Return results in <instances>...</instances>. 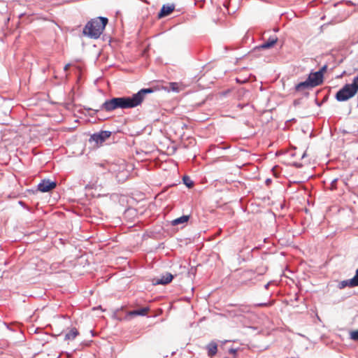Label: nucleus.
<instances>
[{"label":"nucleus","mask_w":358,"mask_h":358,"mask_svg":"<svg viewBox=\"0 0 358 358\" xmlns=\"http://www.w3.org/2000/svg\"><path fill=\"white\" fill-rule=\"evenodd\" d=\"M154 90L151 87L142 88L137 93L134 94L131 96H120L113 97L106 100L99 107V109L88 108L89 115L91 117L94 116L99 111L104 110L106 112H112L116 109L133 108L140 106L143 101L146 94H151Z\"/></svg>","instance_id":"obj_1"},{"label":"nucleus","mask_w":358,"mask_h":358,"mask_svg":"<svg viewBox=\"0 0 358 358\" xmlns=\"http://www.w3.org/2000/svg\"><path fill=\"white\" fill-rule=\"evenodd\" d=\"M108 22V19L106 17L91 19L85 25L83 35L91 39H98L103 34Z\"/></svg>","instance_id":"obj_2"},{"label":"nucleus","mask_w":358,"mask_h":358,"mask_svg":"<svg viewBox=\"0 0 358 358\" xmlns=\"http://www.w3.org/2000/svg\"><path fill=\"white\" fill-rule=\"evenodd\" d=\"M357 92L348 83L344 85L335 94V99L339 102H343L352 98Z\"/></svg>","instance_id":"obj_3"},{"label":"nucleus","mask_w":358,"mask_h":358,"mask_svg":"<svg viewBox=\"0 0 358 358\" xmlns=\"http://www.w3.org/2000/svg\"><path fill=\"white\" fill-rule=\"evenodd\" d=\"M262 273H260L258 275L256 274L255 271L252 270L245 271L242 274L243 279L239 281L241 285L250 286L254 285L256 281V278L258 275H261Z\"/></svg>","instance_id":"obj_4"},{"label":"nucleus","mask_w":358,"mask_h":358,"mask_svg":"<svg viewBox=\"0 0 358 358\" xmlns=\"http://www.w3.org/2000/svg\"><path fill=\"white\" fill-rule=\"evenodd\" d=\"M56 187V181L50 179H43L38 184L37 190L45 193L54 189Z\"/></svg>","instance_id":"obj_5"},{"label":"nucleus","mask_w":358,"mask_h":358,"mask_svg":"<svg viewBox=\"0 0 358 358\" xmlns=\"http://www.w3.org/2000/svg\"><path fill=\"white\" fill-rule=\"evenodd\" d=\"M111 134L112 132L110 131H100L91 135L89 141L90 142L94 141L96 144H101L108 138Z\"/></svg>","instance_id":"obj_6"},{"label":"nucleus","mask_w":358,"mask_h":358,"mask_svg":"<svg viewBox=\"0 0 358 358\" xmlns=\"http://www.w3.org/2000/svg\"><path fill=\"white\" fill-rule=\"evenodd\" d=\"M278 37L276 36H271L268 38V39L259 45H257L255 47L252 51V54H255L256 52L260 50H266V49H270L272 47H273L276 43L278 42Z\"/></svg>","instance_id":"obj_7"},{"label":"nucleus","mask_w":358,"mask_h":358,"mask_svg":"<svg viewBox=\"0 0 358 358\" xmlns=\"http://www.w3.org/2000/svg\"><path fill=\"white\" fill-rule=\"evenodd\" d=\"M323 77L320 76L317 71H311L308 78L307 81L313 86L315 87L323 83Z\"/></svg>","instance_id":"obj_8"},{"label":"nucleus","mask_w":358,"mask_h":358,"mask_svg":"<svg viewBox=\"0 0 358 358\" xmlns=\"http://www.w3.org/2000/svg\"><path fill=\"white\" fill-rule=\"evenodd\" d=\"M174 278V275L171 273L166 272L162 274L159 278H154L152 284L155 285H165L170 283Z\"/></svg>","instance_id":"obj_9"},{"label":"nucleus","mask_w":358,"mask_h":358,"mask_svg":"<svg viewBox=\"0 0 358 358\" xmlns=\"http://www.w3.org/2000/svg\"><path fill=\"white\" fill-rule=\"evenodd\" d=\"M313 88V86L310 85L307 80L299 83L294 87V90L296 92L302 93L303 95L305 96H309V92L307 90Z\"/></svg>","instance_id":"obj_10"},{"label":"nucleus","mask_w":358,"mask_h":358,"mask_svg":"<svg viewBox=\"0 0 358 358\" xmlns=\"http://www.w3.org/2000/svg\"><path fill=\"white\" fill-rule=\"evenodd\" d=\"M234 307V309L229 310V313L231 317H239L241 316L245 313H249L250 308L247 306H233Z\"/></svg>","instance_id":"obj_11"},{"label":"nucleus","mask_w":358,"mask_h":358,"mask_svg":"<svg viewBox=\"0 0 358 358\" xmlns=\"http://www.w3.org/2000/svg\"><path fill=\"white\" fill-rule=\"evenodd\" d=\"M175 10V5L172 4H164L161 8L159 12L157 14V17L159 19L164 18L166 16H169L172 13V12Z\"/></svg>","instance_id":"obj_12"},{"label":"nucleus","mask_w":358,"mask_h":358,"mask_svg":"<svg viewBox=\"0 0 358 358\" xmlns=\"http://www.w3.org/2000/svg\"><path fill=\"white\" fill-rule=\"evenodd\" d=\"M148 307H143L138 309H136L127 313L126 318H129L134 316H145L149 311Z\"/></svg>","instance_id":"obj_13"},{"label":"nucleus","mask_w":358,"mask_h":358,"mask_svg":"<svg viewBox=\"0 0 358 358\" xmlns=\"http://www.w3.org/2000/svg\"><path fill=\"white\" fill-rule=\"evenodd\" d=\"M206 349L208 356L213 357L217 353V344L215 341H211L207 344Z\"/></svg>","instance_id":"obj_14"},{"label":"nucleus","mask_w":358,"mask_h":358,"mask_svg":"<svg viewBox=\"0 0 358 358\" xmlns=\"http://www.w3.org/2000/svg\"><path fill=\"white\" fill-rule=\"evenodd\" d=\"M346 287H357L354 277L350 279H348V280H342L338 285V288H339L340 289H344Z\"/></svg>","instance_id":"obj_15"},{"label":"nucleus","mask_w":358,"mask_h":358,"mask_svg":"<svg viewBox=\"0 0 358 358\" xmlns=\"http://www.w3.org/2000/svg\"><path fill=\"white\" fill-rule=\"evenodd\" d=\"M79 334L78 329L76 327L71 328L69 332L65 334L64 340H74L75 338Z\"/></svg>","instance_id":"obj_16"},{"label":"nucleus","mask_w":358,"mask_h":358,"mask_svg":"<svg viewBox=\"0 0 358 358\" xmlns=\"http://www.w3.org/2000/svg\"><path fill=\"white\" fill-rule=\"evenodd\" d=\"M190 215H182L180 217H178L176 219H174L171 221V224L173 226H176L180 224H184L188 222L189 220Z\"/></svg>","instance_id":"obj_17"},{"label":"nucleus","mask_w":358,"mask_h":358,"mask_svg":"<svg viewBox=\"0 0 358 358\" xmlns=\"http://www.w3.org/2000/svg\"><path fill=\"white\" fill-rule=\"evenodd\" d=\"M182 182L188 188H191L194 186V182L188 176H184L182 177Z\"/></svg>","instance_id":"obj_18"},{"label":"nucleus","mask_w":358,"mask_h":358,"mask_svg":"<svg viewBox=\"0 0 358 358\" xmlns=\"http://www.w3.org/2000/svg\"><path fill=\"white\" fill-rule=\"evenodd\" d=\"M274 304V301H268V302H265V303H255L253 305V307L255 308H257V307H270L271 306H273Z\"/></svg>","instance_id":"obj_19"},{"label":"nucleus","mask_w":358,"mask_h":358,"mask_svg":"<svg viewBox=\"0 0 358 358\" xmlns=\"http://www.w3.org/2000/svg\"><path fill=\"white\" fill-rule=\"evenodd\" d=\"M348 84L354 90L358 92V75L353 78L352 83Z\"/></svg>","instance_id":"obj_20"},{"label":"nucleus","mask_w":358,"mask_h":358,"mask_svg":"<svg viewBox=\"0 0 358 358\" xmlns=\"http://www.w3.org/2000/svg\"><path fill=\"white\" fill-rule=\"evenodd\" d=\"M350 338L354 341H358V329L350 331Z\"/></svg>","instance_id":"obj_21"},{"label":"nucleus","mask_w":358,"mask_h":358,"mask_svg":"<svg viewBox=\"0 0 358 358\" xmlns=\"http://www.w3.org/2000/svg\"><path fill=\"white\" fill-rule=\"evenodd\" d=\"M239 350H240L239 348H231L228 350V352L230 355H232L234 357H237V352L239 351Z\"/></svg>","instance_id":"obj_22"},{"label":"nucleus","mask_w":358,"mask_h":358,"mask_svg":"<svg viewBox=\"0 0 358 358\" xmlns=\"http://www.w3.org/2000/svg\"><path fill=\"white\" fill-rule=\"evenodd\" d=\"M327 68H328L327 64H324V66H322L320 68V69L319 71H317V72L319 74H320V76H321L322 77H323V78H324V73L327 71Z\"/></svg>","instance_id":"obj_23"},{"label":"nucleus","mask_w":358,"mask_h":358,"mask_svg":"<svg viewBox=\"0 0 358 358\" xmlns=\"http://www.w3.org/2000/svg\"><path fill=\"white\" fill-rule=\"evenodd\" d=\"M170 87L173 92H178L179 87L177 83H170Z\"/></svg>","instance_id":"obj_24"},{"label":"nucleus","mask_w":358,"mask_h":358,"mask_svg":"<svg viewBox=\"0 0 358 358\" xmlns=\"http://www.w3.org/2000/svg\"><path fill=\"white\" fill-rule=\"evenodd\" d=\"M337 181H338V178H335L331 182V184H330V189L331 190H334L337 188V187H336Z\"/></svg>","instance_id":"obj_25"},{"label":"nucleus","mask_w":358,"mask_h":358,"mask_svg":"<svg viewBox=\"0 0 358 358\" xmlns=\"http://www.w3.org/2000/svg\"><path fill=\"white\" fill-rule=\"evenodd\" d=\"M19 204L22 206L24 208L27 209V210L30 211L31 208L28 207L23 201H20Z\"/></svg>","instance_id":"obj_26"},{"label":"nucleus","mask_w":358,"mask_h":358,"mask_svg":"<svg viewBox=\"0 0 358 358\" xmlns=\"http://www.w3.org/2000/svg\"><path fill=\"white\" fill-rule=\"evenodd\" d=\"M354 278H355L356 284L358 287V268L355 271V274L354 275Z\"/></svg>","instance_id":"obj_27"},{"label":"nucleus","mask_w":358,"mask_h":358,"mask_svg":"<svg viewBox=\"0 0 358 358\" xmlns=\"http://www.w3.org/2000/svg\"><path fill=\"white\" fill-rule=\"evenodd\" d=\"M196 268L194 267H192L190 271L188 272V273L190 275V274H192L193 275H195V273H196Z\"/></svg>","instance_id":"obj_28"},{"label":"nucleus","mask_w":358,"mask_h":358,"mask_svg":"<svg viewBox=\"0 0 358 358\" xmlns=\"http://www.w3.org/2000/svg\"><path fill=\"white\" fill-rule=\"evenodd\" d=\"M248 106V104L238 103L237 105V107L239 108L240 109H243L244 107Z\"/></svg>","instance_id":"obj_29"},{"label":"nucleus","mask_w":358,"mask_h":358,"mask_svg":"<svg viewBox=\"0 0 358 358\" xmlns=\"http://www.w3.org/2000/svg\"><path fill=\"white\" fill-rule=\"evenodd\" d=\"M293 166L296 168H301L302 166V164L298 162H294Z\"/></svg>","instance_id":"obj_30"},{"label":"nucleus","mask_w":358,"mask_h":358,"mask_svg":"<svg viewBox=\"0 0 358 358\" xmlns=\"http://www.w3.org/2000/svg\"><path fill=\"white\" fill-rule=\"evenodd\" d=\"M273 282V281H270V282H268V283H266V284L264 285V288H265L266 289H268V287H269L270 285H271Z\"/></svg>","instance_id":"obj_31"},{"label":"nucleus","mask_w":358,"mask_h":358,"mask_svg":"<svg viewBox=\"0 0 358 358\" xmlns=\"http://www.w3.org/2000/svg\"><path fill=\"white\" fill-rule=\"evenodd\" d=\"M300 103V99H296L294 101V105L297 106Z\"/></svg>","instance_id":"obj_32"},{"label":"nucleus","mask_w":358,"mask_h":358,"mask_svg":"<svg viewBox=\"0 0 358 358\" xmlns=\"http://www.w3.org/2000/svg\"><path fill=\"white\" fill-rule=\"evenodd\" d=\"M70 67V64H68L66 65H65V66L64 67V70L66 71H67Z\"/></svg>","instance_id":"obj_33"},{"label":"nucleus","mask_w":358,"mask_h":358,"mask_svg":"<svg viewBox=\"0 0 358 358\" xmlns=\"http://www.w3.org/2000/svg\"><path fill=\"white\" fill-rule=\"evenodd\" d=\"M299 299V296L298 294H296L295 296H294V301H298Z\"/></svg>","instance_id":"obj_34"},{"label":"nucleus","mask_w":358,"mask_h":358,"mask_svg":"<svg viewBox=\"0 0 358 358\" xmlns=\"http://www.w3.org/2000/svg\"><path fill=\"white\" fill-rule=\"evenodd\" d=\"M315 103L318 106H321L322 103H320L317 99H315Z\"/></svg>","instance_id":"obj_35"},{"label":"nucleus","mask_w":358,"mask_h":358,"mask_svg":"<svg viewBox=\"0 0 358 358\" xmlns=\"http://www.w3.org/2000/svg\"><path fill=\"white\" fill-rule=\"evenodd\" d=\"M270 182H271V179L268 178V179H266V183L267 185H268V183H270Z\"/></svg>","instance_id":"obj_36"},{"label":"nucleus","mask_w":358,"mask_h":358,"mask_svg":"<svg viewBox=\"0 0 358 358\" xmlns=\"http://www.w3.org/2000/svg\"><path fill=\"white\" fill-rule=\"evenodd\" d=\"M306 156V152H303V153L302 154V155H301V159H303Z\"/></svg>","instance_id":"obj_37"},{"label":"nucleus","mask_w":358,"mask_h":358,"mask_svg":"<svg viewBox=\"0 0 358 358\" xmlns=\"http://www.w3.org/2000/svg\"><path fill=\"white\" fill-rule=\"evenodd\" d=\"M129 211H135V210H134V209H128V210H127V212H129Z\"/></svg>","instance_id":"obj_38"},{"label":"nucleus","mask_w":358,"mask_h":358,"mask_svg":"<svg viewBox=\"0 0 358 358\" xmlns=\"http://www.w3.org/2000/svg\"><path fill=\"white\" fill-rule=\"evenodd\" d=\"M357 159H358V157H357Z\"/></svg>","instance_id":"obj_39"}]
</instances>
